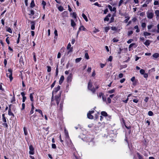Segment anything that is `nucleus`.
<instances>
[{
	"instance_id": "1",
	"label": "nucleus",
	"mask_w": 159,
	"mask_h": 159,
	"mask_svg": "<svg viewBox=\"0 0 159 159\" xmlns=\"http://www.w3.org/2000/svg\"><path fill=\"white\" fill-rule=\"evenodd\" d=\"M61 93L55 96V98H54L53 95V94H52V95L51 99V105H55V102H56L57 105L58 106L59 102L61 100Z\"/></svg>"
},
{
	"instance_id": "2",
	"label": "nucleus",
	"mask_w": 159,
	"mask_h": 159,
	"mask_svg": "<svg viewBox=\"0 0 159 159\" xmlns=\"http://www.w3.org/2000/svg\"><path fill=\"white\" fill-rule=\"evenodd\" d=\"M6 75L7 77L10 78V80L11 81L13 79V77H12V70L11 69H8V72L7 73Z\"/></svg>"
},
{
	"instance_id": "3",
	"label": "nucleus",
	"mask_w": 159,
	"mask_h": 159,
	"mask_svg": "<svg viewBox=\"0 0 159 159\" xmlns=\"http://www.w3.org/2000/svg\"><path fill=\"white\" fill-rule=\"evenodd\" d=\"M147 17L150 19L152 18L154 16V14L152 12H147Z\"/></svg>"
},
{
	"instance_id": "4",
	"label": "nucleus",
	"mask_w": 159,
	"mask_h": 159,
	"mask_svg": "<svg viewBox=\"0 0 159 159\" xmlns=\"http://www.w3.org/2000/svg\"><path fill=\"white\" fill-rule=\"evenodd\" d=\"M30 151L29 152L30 154L33 155L34 154V148L32 145H30L29 147Z\"/></svg>"
},
{
	"instance_id": "5",
	"label": "nucleus",
	"mask_w": 159,
	"mask_h": 159,
	"mask_svg": "<svg viewBox=\"0 0 159 159\" xmlns=\"http://www.w3.org/2000/svg\"><path fill=\"white\" fill-rule=\"evenodd\" d=\"M31 29L32 30H34L35 29V23L34 21H31Z\"/></svg>"
},
{
	"instance_id": "6",
	"label": "nucleus",
	"mask_w": 159,
	"mask_h": 159,
	"mask_svg": "<svg viewBox=\"0 0 159 159\" xmlns=\"http://www.w3.org/2000/svg\"><path fill=\"white\" fill-rule=\"evenodd\" d=\"M72 75L70 74L67 77V80L68 82H71L72 79Z\"/></svg>"
},
{
	"instance_id": "7",
	"label": "nucleus",
	"mask_w": 159,
	"mask_h": 159,
	"mask_svg": "<svg viewBox=\"0 0 159 159\" xmlns=\"http://www.w3.org/2000/svg\"><path fill=\"white\" fill-rule=\"evenodd\" d=\"M82 29V30L83 31H85L86 30L85 28H84L83 26H80L79 28V31H78L77 37L78 36L80 31Z\"/></svg>"
},
{
	"instance_id": "8",
	"label": "nucleus",
	"mask_w": 159,
	"mask_h": 159,
	"mask_svg": "<svg viewBox=\"0 0 159 159\" xmlns=\"http://www.w3.org/2000/svg\"><path fill=\"white\" fill-rule=\"evenodd\" d=\"M64 79V76L63 75H61L59 80V84H61L62 83Z\"/></svg>"
},
{
	"instance_id": "9",
	"label": "nucleus",
	"mask_w": 159,
	"mask_h": 159,
	"mask_svg": "<svg viewBox=\"0 0 159 159\" xmlns=\"http://www.w3.org/2000/svg\"><path fill=\"white\" fill-rule=\"evenodd\" d=\"M151 41L149 40H147L144 43V45H145L146 46H148L149 45L150 43H151Z\"/></svg>"
},
{
	"instance_id": "10",
	"label": "nucleus",
	"mask_w": 159,
	"mask_h": 159,
	"mask_svg": "<svg viewBox=\"0 0 159 159\" xmlns=\"http://www.w3.org/2000/svg\"><path fill=\"white\" fill-rule=\"evenodd\" d=\"M111 16V14H108L104 19V20L105 21H108L109 20V17H110Z\"/></svg>"
},
{
	"instance_id": "11",
	"label": "nucleus",
	"mask_w": 159,
	"mask_h": 159,
	"mask_svg": "<svg viewBox=\"0 0 159 159\" xmlns=\"http://www.w3.org/2000/svg\"><path fill=\"white\" fill-rule=\"evenodd\" d=\"M63 101H61L60 104V108H59V110L60 111H61L63 107Z\"/></svg>"
},
{
	"instance_id": "12",
	"label": "nucleus",
	"mask_w": 159,
	"mask_h": 159,
	"mask_svg": "<svg viewBox=\"0 0 159 159\" xmlns=\"http://www.w3.org/2000/svg\"><path fill=\"white\" fill-rule=\"evenodd\" d=\"M87 117L88 118L90 119H92L93 118V116L91 114H90V113H88L87 114Z\"/></svg>"
},
{
	"instance_id": "13",
	"label": "nucleus",
	"mask_w": 159,
	"mask_h": 159,
	"mask_svg": "<svg viewBox=\"0 0 159 159\" xmlns=\"http://www.w3.org/2000/svg\"><path fill=\"white\" fill-rule=\"evenodd\" d=\"M92 84L91 82L89 81L88 83V88L89 89H91L92 88Z\"/></svg>"
},
{
	"instance_id": "14",
	"label": "nucleus",
	"mask_w": 159,
	"mask_h": 159,
	"mask_svg": "<svg viewBox=\"0 0 159 159\" xmlns=\"http://www.w3.org/2000/svg\"><path fill=\"white\" fill-rule=\"evenodd\" d=\"M61 87L60 86L58 85L57 87L55 88L54 89L53 92H57L60 89Z\"/></svg>"
},
{
	"instance_id": "15",
	"label": "nucleus",
	"mask_w": 159,
	"mask_h": 159,
	"mask_svg": "<svg viewBox=\"0 0 159 159\" xmlns=\"http://www.w3.org/2000/svg\"><path fill=\"white\" fill-rule=\"evenodd\" d=\"M19 62H20V63L21 64V65H24V63L23 62V58L22 57H20V60H19Z\"/></svg>"
},
{
	"instance_id": "16",
	"label": "nucleus",
	"mask_w": 159,
	"mask_h": 159,
	"mask_svg": "<svg viewBox=\"0 0 159 159\" xmlns=\"http://www.w3.org/2000/svg\"><path fill=\"white\" fill-rule=\"evenodd\" d=\"M35 111H36L38 112L39 113V114H40L41 115V116L42 117H43V114L41 110L39 109H36L35 110Z\"/></svg>"
},
{
	"instance_id": "17",
	"label": "nucleus",
	"mask_w": 159,
	"mask_h": 159,
	"mask_svg": "<svg viewBox=\"0 0 159 159\" xmlns=\"http://www.w3.org/2000/svg\"><path fill=\"white\" fill-rule=\"evenodd\" d=\"M34 94V93H30V100L32 102L34 101L33 97V95Z\"/></svg>"
},
{
	"instance_id": "18",
	"label": "nucleus",
	"mask_w": 159,
	"mask_h": 159,
	"mask_svg": "<svg viewBox=\"0 0 159 159\" xmlns=\"http://www.w3.org/2000/svg\"><path fill=\"white\" fill-rule=\"evenodd\" d=\"M11 111V109L10 108H9V110H8V114L9 116H12L13 117H14V114H13V113H12Z\"/></svg>"
},
{
	"instance_id": "19",
	"label": "nucleus",
	"mask_w": 159,
	"mask_h": 159,
	"mask_svg": "<svg viewBox=\"0 0 159 159\" xmlns=\"http://www.w3.org/2000/svg\"><path fill=\"white\" fill-rule=\"evenodd\" d=\"M153 57L155 58H157L159 57V54L157 53H156L153 54L152 55Z\"/></svg>"
},
{
	"instance_id": "20",
	"label": "nucleus",
	"mask_w": 159,
	"mask_h": 159,
	"mask_svg": "<svg viewBox=\"0 0 159 159\" xmlns=\"http://www.w3.org/2000/svg\"><path fill=\"white\" fill-rule=\"evenodd\" d=\"M101 114L102 115L104 116H107V113L105 111H102L101 112Z\"/></svg>"
},
{
	"instance_id": "21",
	"label": "nucleus",
	"mask_w": 159,
	"mask_h": 159,
	"mask_svg": "<svg viewBox=\"0 0 159 159\" xmlns=\"http://www.w3.org/2000/svg\"><path fill=\"white\" fill-rule=\"evenodd\" d=\"M83 18L86 21H88V19L84 13H83L82 15Z\"/></svg>"
},
{
	"instance_id": "22",
	"label": "nucleus",
	"mask_w": 159,
	"mask_h": 159,
	"mask_svg": "<svg viewBox=\"0 0 159 159\" xmlns=\"http://www.w3.org/2000/svg\"><path fill=\"white\" fill-rule=\"evenodd\" d=\"M71 26L73 27H74L75 25V22L72 19H71Z\"/></svg>"
},
{
	"instance_id": "23",
	"label": "nucleus",
	"mask_w": 159,
	"mask_h": 159,
	"mask_svg": "<svg viewBox=\"0 0 159 159\" xmlns=\"http://www.w3.org/2000/svg\"><path fill=\"white\" fill-rule=\"evenodd\" d=\"M134 28L135 29H136V32L137 33H138V32H139L140 31V30L139 29L138 26L137 25L135 26L134 27Z\"/></svg>"
},
{
	"instance_id": "24",
	"label": "nucleus",
	"mask_w": 159,
	"mask_h": 159,
	"mask_svg": "<svg viewBox=\"0 0 159 159\" xmlns=\"http://www.w3.org/2000/svg\"><path fill=\"white\" fill-rule=\"evenodd\" d=\"M23 129L25 135H27L28 134V132L27 129L25 127H24Z\"/></svg>"
},
{
	"instance_id": "25",
	"label": "nucleus",
	"mask_w": 159,
	"mask_h": 159,
	"mask_svg": "<svg viewBox=\"0 0 159 159\" xmlns=\"http://www.w3.org/2000/svg\"><path fill=\"white\" fill-rule=\"evenodd\" d=\"M151 34L150 33L147 32H145L143 33V35L145 36H149Z\"/></svg>"
},
{
	"instance_id": "26",
	"label": "nucleus",
	"mask_w": 159,
	"mask_h": 159,
	"mask_svg": "<svg viewBox=\"0 0 159 159\" xmlns=\"http://www.w3.org/2000/svg\"><path fill=\"white\" fill-rule=\"evenodd\" d=\"M54 33L55 34L54 38L57 39L58 36L57 31L56 30H55L54 31Z\"/></svg>"
},
{
	"instance_id": "27",
	"label": "nucleus",
	"mask_w": 159,
	"mask_h": 159,
	"mask_svg": "<svg viewBox=\"0 0 159 159\" xmlns=\"http://www.w3.org/2000/svg\"><path fill=\"white\" fill-rule=\"evenodd\" d=\"M135 43H132L130 44V45L129 46V51L131 50V49H130V48H131V47H133V46L135 45Z\"/></svg>"
},
{
	"instance_id": "28",
	"label": "nucleus",
	"mask_w": 159,
	"mask_h": 159,
	"mask_svg": "<svg viewBox=\"0 0 159 159\" xmlns=\"http://www.w3.org/2000/svg\"><path fill=\"white\" fill-rule=\"evenodd\" d=\"M2 120L3 122L6 123L7 122V120L6 118L4 116V114H3L2 115Z\"/></svg>"
},
{
	"instance_id": "29",
	"label": "nucleus",
	"mask_w": 159,
	"mask_h": 159,
	"mask_svg": "<svg viewBox=\"0 0 159 159\" xmlns=\"http://www.w3.org/2000/svg\"><path fill=\"white\" fill-rule=\"evenodd\" d=\"M58 10L60 11H63V9H64L63 7L62 6H59L58 7Z\"/></svg>"
},
{
	"instance_id": "30",
	"label": "nucleus",
	"mask_w": 159,
	"mask_h": 159,
	"mask_svg": "<svg viewBox=\"0 0 159 159\" xmlns=\"http://www.w3.org/2000/svg\"><path fill=\"white\" fill-rule=\"evenodd\" d=\"M35 6V4L34 0H32L30 3V7H33Z\"/></svg>"
},
{
	"instance_id": "31",
	"label": "nucleus",
	"mask_w": 159,
	"mask_h": 159,
	"mask_svg": "<svg viewBox=\"0 0 159 159\" xmlns=\"http://www.w3.org/2000/svg\"><path fill=\"white\" fill-rule=\"evenodd\" d=\"M82 58L81 57L77 58L75 59V61L76 63L79 62L81 60Z\"/></svg>"
},
{
	"instance_id": "32",
	"label": "nucleus",
	"mask_w": 159,
	"mask_h": 159,
	"mask_svg": "<svg viewBox=\"0 0 159 159\" xmlns=\"http://www.w3.org/2000/svg\"><path fill=\"white\" fill-rule=\"evenodd\" d=\"M137 156L139 158V159H143V157L140 155L139 153L138 152H137Z\"/></svg>"
},
{
	"instance_id": "33",
	"label": "nucleus",
	"mask_w": 159,
	"mask_h": 159,
	"mask_svg": "<svg viewBox=\"0 0 159 159\" xmlns=\"http://www.w3.org/2000/svg\"><path fill=\"white\" fill-rule=\"evenodd\" d=\"M65 134L66 136V138H68L69 137L68 135V133L66 129L65 130Z\"/></svg>"
},
{
	"instance_id": "34",
	"label": "nucleus",
	"mask_w": 159,
	"mask_h": 159,
	"mask_svg": "<svg viewBox=\"0 0 159 159\" xmlns=\"http://www.w3.org/2000/svg\"><path fill=\"white\" fill-rule=\"evenodd\" d=\"M155 14L157 17H158L159 16V10H156L155 11Z\"/></svg>"
},
{
	"instance_id": "35",
	"label": "nucleus",
	"mask_w": 159,
	"mask_h": 159,
	"mask_svg": "<svg viewBox=\"0 0 159 159\" xmlns=\"http://www.w3.org/2000/svg\"><path fill=\"white\" fill-rule=\"evenodd\" d=\"M58 66H57V67L56 69V76H57L58 75Z\"/></svg>"
},
{
	"instance_id": "36",
	"label": "nucleus",
	"mask_w": 159,
	"mask_h": 159,
	"mask_svg": "<svg viewBox=\"0 0 159 159\" xmlns=\"http://www.w3.org/2000/svg\"><path fill=\"white\" fill-rule=\"evenodd\" d=\"M93 93H95L96 90L94 87L91 89H89Z\"/></svg>"
},
{
	"instance_id": "37",
	"label": "nucleus",
	"mask_w": 159,
	"mask_h": 159,
	"mask_svg": "<svg viewBox=\"0 0 159 159\" xmlns=\"http://www.w3.org/2000/svg\"><path fill=\"white\" fill-rule=\"evenodd\" d=\"M85 58L87 59H89V56L88 55V53L87 52L85 53Z\"/></svg>"
},
{
	"instance_id": "38",
	"label": "nucleus",
	"mask_w": 159,
	"mask_h": 159,
	"mask_svg": "<svg viewBox=\"0 0 159 159\" xmlns=\"http://www.w3.org/2000/svg\"><path fill=\"white\" fill-rule=\"evenodd\" d=\"M140 73L142 75H143L145 73V70L143 69H141L140 70Z\"/></svg>"
},
{
	"instance_id": "39",
	"label": "nucleus",
	"mask_w": 159,
	"mask_h": 159,
	"mask_svg": "<svg viewBox=\"0 0 159 159\" xmlns=\"http://www.w3.org/2000/svg\"><path fill=\"white\" fill-rule=\"evenodd\" d=\"M111 30L114 31H116L117 28L116 27L112 26L111 27Z\"/></svg>"
},
{
	"instance_id": "40",
	"label": "nucleus",
	"mask_w": 159,
	"mask_h": 159,
	"mask_svg": "<svg viewBox=\"0 0 159 159\" xmlns=\"http://www.w3.org/2000/svg\"><path fill=\"white\" fill-rule=\"evenodd\" d=\"M7 31L9 32V33H12V31L11 28L10 27L8 28L7 30Z\"/></svg>"
},
{
	"instance_id": "41",
	"label": "nucleus",
	"mask_w": 159,
	"mask_h": 159,
	"mask_svg": "<svg viewBox=\"0 0 159 159\" xmlns=\"http://www.w3.org/2000/svg\"><path fill=\"white\" fill-rule=\"evenodd\" d=\"M13 96L11 100V102H14L15 101V95L14 92H13Z\"/></svg>"
},
{
	"instance_id": "42",
	"label": "nucleus",
	"mask_w": 159,
	"mask_h": 159,
	"mask_svg": "<svg viewBox=\"0 0 159 159\" xmlns=\"http://www.w3.org/2000/svg\"><path fill=\"white\" fill-rule=\"evenodd\" d=\"M42 5H43V8L44 9H45V6L46 5V2L45 1H42Z\"/></svg>"
},
{
	"instance_id": "43",
	"label": "nucleus",
	"mask_w": 159,
	"mask_h": 159,
	"mask_svg": "<svg viewBox=\"0 0 159 159\" xmlns=\"http://www.w3.org/2000/svg\"><path fill=\"white\" fill-rule=\"evenodd\" d=\"M110 29V28L108 27H106L105 28V31L106 33L108 32V30Z\"/></svg>"
},
{
	"instance_id": "44",
	"label": "nucleus",
	"mask_w": 159,
	"mask_h": 159,
	"mask_svg": "<svg viewBox=\"0 0 159 159\" xmlns=\"http://www.w3.org/2000/svg\"><path fill=\"white\" fill-rule=\"evenodd\" d=\"M115 91V89H113L109 90L108 91V93H109L111 94V93H114Z\"/></svg>"
},
{
	"instance_id": "45",
	"label": "nucleus",
	"mask_w": 159,
	"mask_h": 159,
	"mask_svg": "<svg viewBox=\"0 0 159 159\" xmlns=\"http://www.w3.org/2000/svg\"><path fill=\"white\" fill-rule=\"evenodd\" d=\"M153 113L151 111H149L148 112V115L149 116H152L153 115Z\"/></svg>"
},
{
	"instance_id": "46",
	"label": "nucleus",
	"mask_w": 159,
	"mask_h": 159,
	"mask_svg": "<svg viewBox=\"0 0 159 159\" xmlns=\"http://www.w3.org/2000/svg\"><path fill=\"white\" fill-rule=\"evenodd\" d=\"M133 33V31L132 30L129 31L128 32V35L130 36Z\"/></svg>"
},
{
	"instance_id": "47",
	"label": "nucleus",
	"mask_w": 159,
	"mask_h": 159,
	"mask_svg": "<svg viewBox=\"0 0 159 159\" xmlns=\"http://www.w3.org/2000/svg\"><path fill=\"white\" fill-rule=\"evenodd\" d=\"M72 16L75 18H76V14L75 12H73L72 14Z\"/></svg>"
},
{
	"instance_id": "48",
	"label": "nucleus",
	"mask_w": 159,
	"mask_h": 159,
	"mask_svg": "<svg viewBox=\"0 0 159 159\" xmlns=\"http://www.w3.org/2000/svg\"><path fill=\"white\" fill-rule=\"evenodd\" d=\"M30 12V13L29 14V15L33 16V15H34V11L33 10H31Z\"/></svg>"
},
{
	"instance_id": "49",
	"label": "nucleus",
	"mask_w": 159,
	"mask_h": 159,
	"mask_svg": "<svg viewBox=\"0 0 159 159\" xmlns=\"http://www.w3.org/2000/svg\"><path fill=\"white\" fill-rule=\"evenodd\" d=\"M48 70L47 71L48 72H50L51 71V67L50 66H47Z\"/></svg>"
},
{
	"instance_id": "50",
	"label": "nucleus",
	"mask_w": 159,
	"mask_h": 159,
	"mask_svg": "<svg viewBox=\"0 0 159 159\" xmlns=\"http://www.w3.org/2000/svg\"><path fill=\"white\" fill-rule=\"evenodd\" d=\"M33 57L34 59V61L36 62V59L35 56V53L34 52L33 53Z\"/></svg>"
},
{
	"instance_id": "51",
	"label": "nucleus",
	"mask_w": 159,
	"mask_h": 159,
	"mask_svg": "<svg viewBox=\"0 0 159 159\" xmlns=\"http://www.w3.org/2000/svg\"><path fill=\"white\" fill-rule=\"evenodd\" d=\"M146 24L145 23H143L141 25L142 27L143 28H145L146 26Z\"/></svg>"
},
{
	"instance_id": "52",
	"label": "nucleus",
	"mask_w": 159,
	"mask_h": 159,
	"mask_svg": "<svg viewBox=\"0 0 159 159\" xmlns=\"http://www.w3.org/2000/svg\"><path fill=\"white\" fill-rule=\"evenodd\" d=\"M123 2V0H120L118 4L119 6H120Z\"/></svg>"
},
{
	"instance_id": "53",
	"label": "nucleus",
	"mask_w": 159,
	"mask_h": 159,
	"mask_svg": "<svg viewBox=\"0 0 159 159\" xmlns=\"http://www.w3.org/2000/svg\"><path fill=\"white\" fill-rule=\"evenodd\" d=\"M9 37H7V38L6 39V41L7 42V43L9 44H10V42L9 41V40L8 39Z\"/></svg>"
},
{
	"instance_id": "54",
	"label": "nucleus",
	"mask_w": 159,
	"mask_h": 159,
	"mask_svg": "<svg viewBox=\"0 0 159 159\" xmlns=\"http://www.w3.org/2000/svg\"><path fill=\"white\" fill-rule=\"evenodd\" d=\"M56 82V80L54 81V82H53V83L52 84V85H51V88H52L54 87V85L55 84Z\"/></svg>"
},
{
	"instance_id": "55",
	"label": "nucleus",
	"mask_w": 159,
	"mask_h": 159,
	"mask_svg": "<svg viewBox=\"0 0 159 159\" xmlns=\"http://www.w3.org/2000/svg\"><path fill=\"white\" fill-rule=\"evenodd\" d=\"M112 41H113L114 42H117L119 41V40L118 39H117L116 38H114L113 40H112Z\"/></svg>"
},
{
	"instance_id": "56",
	"label": "nucleus",
	"mask_w": 159,
	"mask_h": 159,
	"mask_svg": "<svg viewBox=\"0 0 159 159\" xmlns=\"http://www.w3.org/2000/svg\"><path fill=\"white\" fill-rule=\"evenodd\" d=\"M102 99L103 101L105 102L106 100V98L105 96L103 95V96H102Z\"/></svg>"
},
{
	"instance_id": "57",
	"label": "nucleus",
	"mask_w": 159,
	"mask_h": 159,
	"mask_svg": "<svg viewBox=\"0 0 159 159\" xmlns=\"http://www.w3.org/2000/svg\"><path fill=\"white\" fill-rule=\"evenodd\" d=\"M112 57L111 56H110L108 59V61H111L112 60Z\"/></svg>"
},
{
	"instance_id": "58",
	"label": "nucleus",
	"mask_w": 159,
	"mask_h": 159,
	"mask_svg": "<svg viewBox=\"0 0 159 159\" xmlns=\"http://www.w3.org/2000/svg\"><path fill=\"white\" fill-rule=\"evenodd\" d=\"M72 48H71L69 49L68 50V54L69 52H72Z\"/></svg>"
},
{
	"instance_id": "59",
	"label": "nucleus",
	"mask_w": 159,
	"mask_h": 159,
	"mask_svg": "<svg viewBox=\"0 0 159 159\" xmlns=\"http://www.w3.org/2000/svg\"><path fill=\"white\" fill-rule=\"evenodd\" d=\"M149 71L151 72H153L155 71V69L154 68H152L151 69L149 70Z\"/></svg>"
},
{
	"instance_id": "60",
	"label": "nucleus",
	"mask_w": 159,
	"mask_h": 159,
	"mask_svg": "<svg viewBox=\"0 0 159 159\" xmlns=\"http://www.w3.org/2000/svg\"><path fill=\"white\" fill-rule=\"evenodd\" d=\"M71 45L70 43H69L67 47L68 50L70 48Z\"/></svg>"
},
{
	"instance_id": "61",
	"label": "nucleus",
	"mask_w": 159,
	"mask_h": 159,
	"mask_svg": "<svg viewBox=\"0 0 159 159\" xmlns=\"http://www.w3.org/2000/svg\"><path fill=\"white\" fill-rule=\"evenodd\" d=\"M94 5L95 6H97L99 7H101V5L100 4H99L98 2L95 3L94 4Z\"/></svg>"
},
{
	"instance_id": "62",
	"label": "nucleus",
	"mask_w": 159,
	"mask_h": 159,
	"mask_svg": "<svg viewBox=\"0 0 159 159\" xmlns=\"http://www.w3.org/2000/svg\"><path fill=\"white\" fill-rule=\"evenodd\" d=\"M123 76V75L122 73H120L118 75L119 77L120 78H122Z\"/></svg>"
},
{
	"instance_id": "63",
	"label": "nucleus",
	"mask_w": 159,
	"mask_h": 159,
	"mask_svg": "<svg viewBox=\"0 0 159 159\" xmlns=\"http://www.w3.org/2000/svg\"><path fill=\"white\" fill-rule=\"evenodd\" d=\"M22 108H21V110H23L25 109V105L24 103H23L22 105Z\"/></svg>"
},
{
	"instance_id": "64",
	"label": "nucleus",
	"mask_w": 159,
	"mask_h": 159,
	"mask_svg": "<svg viewBox=\"0 0 159 159\" xmlns=\"http://www.w3.org/2000/svg\"><path fill=\"white\" fill-rule=\"evenodd\" d=\"M159 4L158 2L157 1H154V4L155 5H158Z\"/></svg>"
}]
</instances>
